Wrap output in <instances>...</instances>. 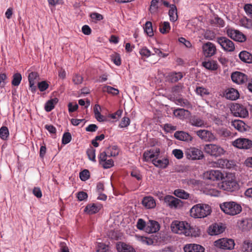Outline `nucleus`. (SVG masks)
<instances>
[{
    "mask_svg": "<svg viewBox=\"0 0 252 252\" xmlns=\"http://www.w3.org/2000/svg\"><path fill=\"white\" fill-rule=\"evenodd\" d=\"M226 32L228 36L236 41L244 42L246 40V36L238 30L230 28Z\"/></svg>",
    "mask_w": 252,
    "mask_h": 252,
    "instance_id": "10",
    "label": "nucleus"
},
{
    "mask_svg": "<svg viewBox=\"0 0 252 252\" xmlns=\"http://www.w3.org/2000/svg\"><path fill=\"white\" fill-rule=\"evenodd\" d=\"M242 250L244 252H252V241L246 240L243 242Z\"/></svg>",
    "mask_w": 252,
    "mask_h": 252,
    "instance_id": "44",
    "label": "nucleus"
},
{
    "mask_svg": "<svg viewBox=\"0 0 252 252\" xmlns=\"http://www.w3.org/2000/svg\"><path fill=\"white\" fill-rule=\"evenodd\" d=\"M139 53L142 56L148 58L152 54L151 52L147 47H144L139 50Z\"/></svg>",
    "mask_w": 252,
    "mask_h": 252,
    "instance_id": "56",
    "label": "nucleus"
},
{
    "mask_svg": "<svg viewBox=\"0 0 252 252\" xmlns=\"http://www.w3.org/2000/svg\"><path fill=\"white\" fill-rule=\"evenodd\" d=\"M216 41L225 51L232 52L235 50L234 43L226 37H218Z\"/></svg>",
    "mask_w": 252,
    "mask_h": 252,
    "instance_id": "8",
    "label": "nucleus"
},
{
    "mask_svg": "<svg viewBox=\"0 0 252 252\" xmlns=\"http://www.w3.org/2000/svg\"><path fill=\"white\" fill-rule=\"evenodd\" d=\"M153 164L158 168H164L169 163L167 158L158 159L157 158L152 160Z\"/></svg>",
    "mask_w": 252,
    "mask_h": 252,
    "instance_id": "29",
    "label": "nucleus"
},
{
    "mask_svg": "<svg viewBox=\"0 0 252 252\" xmlns=\"http://www.w3.org/2000/svg\"><path fill=\"white\" fill-rule=\"evenodd\" d=\"M204 152L214 157H220L224 154L225 151L220 146L214 144H207L204 146Z\"/></svg>",
    "mask_w": 252,
    "mask_h": 252,
    "instance_id": "5",
    "label": "nucleus"
},
{
    "mask_svg": "<svg viewBox=\"0 0 252 252\" xmlns=\"http://www.w3.org/2000/svg\"><path fill=\"white\" fill-rule=\"evenodd\" d=\"M79 177L82 181H85L89 178L90 172L88 170L85 169L80 173Z\"/></svg>",
    "mask_w": 252,
    "mask_h": 252,
    "instance_id": "52",
    "label": "nucleus"
},
{
    "mask_svg": "<svg viewBox=\"0 0 252 252\" xmlns=\"http://www.w3.org/2000/svg\"><path fill=\"white\" fill-rule=\"evenodd\" d=\"M234 166V162L227 159L220 158L211 163V166L220 168L231 169Z\"/></svg>",
    "mask_w": 252,
    "mask_h": 252,
    "instance_id": "14",
    "label": "nucleus"
},
{
    "mask_svg": "<svg viewBox=\"0 0 252 252\" xmlns=\"http://www.w3.org/2000/svg\"><path fill=\"white\" fill-rule=\"evenodd\" d=\"M172 154L178 159L182 158L184 155L183 151L180 149L173 150L172 151Z\"/></svg>",
    "mask_w": 252,
    "mask_h": 252,
    "instance_id": "60",
    "label": "nucleus"
},
{
    "mask_svg": "<svg viewBox=\"0 0 252 252\" xmlns=\"http://www.w3.org/2000/svg\"><path fill=\"white\" fill-rule=\"evenodd\" d=\"M185 154L187 158L191 160H200L204 157L203 152L199 149L195 147L187 148Z\"/></svg>",
    "mask_w": 252,
    "mask_h": 252,
    "instance_id": "6",
    "label": "nucleus"
},
{
    "mask_svg": "<svg viewBox=\"0 0 252 252\" xmlns=\"http://www.w3.org/2000/svg\"><path fill=\"white\" fill-rule=\"evenodd\" d=\"M196 133L200 139L206 142H212L217 139L214 133L206 129H200L197 130Z\"/></svg>",
    "mask_w": 252,
    "mask_h": 252,
    "instance_id": "13",
    "label": "nucleus"
},
{
    "mask_svg": "<svg viewBox=\"0 0 252 252\" xmlns=\"http://www.w3.org/2000/svg\"><path fill=\"white\" fill-rule=\"evenodd\" d=\"M168 15L171 22H175L178 20L177 9L175 5L171 4Z\"/></svg>",
    "mask_w": 252,
    "mask_h": 252,
    "instance_id": "30",
    "label": "nucleus"
},
{
    "mask_svg": "<svg viewBox=\"0 0 252 252\" xmlns=\"http://www.w3.org/2000/svg\"><path fill=\"white\" fill-rule=\"evenodd\" d=\"M171 27L168 22H161L159 25V31L162 34H166L169 32Z\"/></svg>",
    "mask_w": 252,
    "mask_h": 252,
    "instance_id": "39",
    "label": "nucleus"
},
{
    "mask_svg": "<svg viewBox=\"0 0 252 252\" xmlns=\"http://www.w3.org/2000/svg\"><path fill=\"white\" fill-rule=\"evenodd\" d=\"M110 152L109 154L111 157H116L118 155L119 153V149L116 146L110 147L109 149Z\"/></svg>",
    "mask_w": 252,
    "mask_h": 252,
    "instance_id": "55",
    "label": "nucleus"
},
{
    "mask_svg": "<svg viewBox=\"0 0 252 252\" xmlns=\"http://www.w3.org/2000/svg\"><path fill=\"white\" fill-rule=\"evenodd\" d=\"M39 80L38 74L36 72H32L28 75V81L30 84V89L34 93L36 91L35 84Z\"/></svg>",
    "mask_w": 252,
    "mask_h": 252,
    "instance_id": "18",
    "label": "nucleus"
},
{
    "mask_svg": "<svg viewBox=\"0 0 252 252\" xmlns=\"http://www.w3.org/2000/svg\"><path fill=\"white\" fill-rule=\"evenodd\" d=\"M90 17L93 20L95 21H100L103 19V17L101 14L96 12H94L91 14Z\"/></svg>",
    "mask_w": 252,
    "mask_h": 252,
    "instance_id": "62",
    "label": "nucleus"
},
{
    "mask_svg": "<svg viewBox=\"0 0 252 252\" xmlns=\"http://www.w3.org/2000/svg\"><path fill=\"white\" fill-rule=\"evenodd\" d=\"M215 246L222 249L231 250L233 249L235 244L233 240L230 239L222 238L216 241Z\"/></svg>",
    "mask_w": 252,
    "mask_h": 252,
    "instance_id": "11",
    "label": "nucleus"
},
{
    "mask_svg": "<svg viewBox=\"0 0 252 252\" xmlns=\"http://www.w3.org/2000/svg\"><path fill=\"white\" fill-rule=\"evenodd\" d=\"M175 102L177 105H180L182 107H186L189 108L191 106L189 102L186 99L180 98L176 99Z\"/></svg>",
    "mask_w": 252,
    "mask_h": 252,
    "instance_id": "46",
    "label": "nucleus"
},
{
    "mask_svg": "<svg viewBox=\"0 0 252 252\" xmlns=\"http://www.w3.org/2000/svg\"><path fill=\"white\" fill-rule=\"evenodd\" d=\"M102 91L114 95H117L119 93V91L118 89L109 86H104L102 88Z\"/></svg>",
    "mask_w": 252,
    "mask_h": 252,
    "instance_id": "49",
    "label": "nucleus"
},
{
    "mask_svg": "<svg viewBox=\"0 0 252 252\" xmlns=\"http://www.w3.org/2000/svg\"><path fill=\"white\" fill-rule=\"evenodd\" d=\"M205 177L206 179L209 180L218 181L222 180L224 176L222 172L219 170H211L207 171L205 173Z\"/></svg>",
    "mask_w": 252,
    "mask_h": 252,
    "instance_id": "16",
    "label": "nucleus"
},
{
    "mask_svg": "<svg viewBox=\"0 0 252 252\" xmlns=\"http://www.w3.org/2000/svg\"><path fill=\"white\" fill-rule=\"evenodd\" d=\"M232 145L239 149L249 150L252 147V141L245 138H238L233 141Z\"/></svg>",
    "mask_w": 252,
    "mask_h": 252,
    "instance_id": "7",
    "label": "nucleus"
},
{
    "mask_svg": "<svg viewBox=\"0 0 252 252\" xmlns=\"http://www.w3.org/2000/svg\"><path fill=\"white\" fill-rule=\"evenodd\" d=\"M225 96L228 99L235 100L239 97V93L236 89L230 88L225 91Z\"/></svg>",
    "mask_w": 252,
    "mask_h": 252,
    "instance_id": "24",
    "label": "nucleus"
},
{
    "mask_svg": "<svg viewBox=\"0 0 252 252\" xmlns=\"http://www.w3.org/2000/svg\"><path fill=\"white\" fill-rule=\"evenodd\" d=\"M118 252H136L135 249L130 245L124 242H119L116 246Z\"/></svg>",
    "mask_w": 252,
    "mask_h": 252,
    "instance_id": "25",
    "label": "nucleus"
},
{
    "mask_svg": "<svg viewBox=\"0 0 252 252\" xmlns=\"http://www.w3.org/2000/svg\"><path fill=\"white\" fill-rule=\"evenodd\" d=\"M160 151L159 149L155 150H150L145 151L143 154V159L145 161H148L151 159H155L158 156Z\"/></svg>",
    "mask_w": 252,
    "mask_h": 252,
    "instance_id": "22",
    "label": "nucleus"
},
{
    "mask_svg": "<svg viewBox=\"0 0 252 252\" xmlns=\"http://www.w3.org/2000/svg\"><path fill=\"white\" fill-rule=\"evenodd\" d=\"M221 210L226 214L235 216L242 211L241 206L234 201L225 202L220 204Z\"/></svg>",
    "mask_w": 252,
    "mask_h": 252,
    "instance_id": "3",
    "label": "nucleus"
},
{
    "mask_svg": "<svg viewBox=\"0 0 252 252\" xmlns=\"http://www.w3.org/2000/svg\"><path fill=\"white\" fill-rule=\"evenodd\" d=\"M164 201L171 208H177L181 206L180 200L172 195H166L164 198Z\"/></svg>",
    "mask_w": 252,
    "mask_h": 252,
    "instance_id": "17",
    "label": "nucleus"
},
{
    "mask_svg": "<svg viewBox=\"0 0 252 252\" xmlns=\"http://www.w3.org/2000/svg\"><path fill=\"white\" fill-rule=\"evenodd\" d=\"M100 205L96 204H90L85 208L84 211L88 214H93L97 213L101 209Z\"/></svg>",
    "mask_w": 252,
    "mask_h": 252,
    "instance_id": "28",
    "label": "nucleus"
},
{
    "mask_svg": "<svg viewBox=\"0 0 252 252\" xmlns=\"http://www.w3.org/2000/svg\"><path fill=\"white\" fill-rule=\"evenodd\" d=\"M142 204L147 209H153L156 206V201L151 196L144 197L142 199Z\"/></svg>",
    "mask_w": 252,
    "mask_h": 252,
    "instance_id": "23",
    "label": "nucleus"
},
{
    "mask_svg": "<svg viewBox=\"0 0 252 252\" xmlns=\"http://www.w3.org/2000/svg\"><path fill=\"white\" fill-rule=\"evenodd\" d=\"M220 188L227 191H234L239 189V184L234 176H227L226 178L219 185Z\"/></svg>",
    "mask_w": 252,
    "mask_h": 252,
    "instance_id": "4",
    "label": "nucleus"
},
{
    "mask_svg": "<svg viewBox=\"0 0 252 252\" xmlns=\"http://www.w3.org/2000/svg\"><path fill=\"white\" fill-rule=\"evenodd\" d=\"M94 117L99 122H103L107 121L106 118L101 114V107L99 104H95L94 107Z\"/></svg>",
    "mask_w": 252,
    "mask_h": 252,
    "instance_id": "27",
    "label": "nucleus"
},
{
    "mask_svg": "<svg viewBox=\"0 0 252 252\" xmlns=\"http://www.w3.org/2000/svg\"><path fill=\"white\" fill-rule=\"evenodd\" d=\"M174 194L176 196L184 199H187L189 197V194L182 189H175Z\"/></svg>",
    "mask_w": 252,
    "mask_h": 252,
    "instance_id": "37",
    "label": "nucleus"
},
{
    "mask_svg": "<svg viewBox=\"0 0 252 252\" xmlns=\"http://www.w3.org/2000/svg\"><path fill=\"white\" fill-rule=\"evenodd\" d=\"M159 223L155 220H149L147 223L145 231L148 233H156L159 230Z\"/></svg>",
    "mask_w": 252,
    "mask_h": 252,
    "instance_id": "21",
    "label": "nucleus"
},
{
    "mask_svg": "<svg viewBox=\"0 0 252 252\" xmlns=\"http://www.w3.org/2000/svg\"><path fill=\"white\" fill-rule=\"evenodd\" d=\"M96 252H107L108 251V246L102 243H97L96 247Z\"/></svg>",
    "mask_w": 252,
    "mask_h": 252,
    "instance_id": "51",
    "label": "nucleus"
},
{
    "mask_svg": "<svg viewBox=\"0 0 252 252\" xmlns=\"http://www.w3.org/2000/svg\"><path fill=\"white\" fill-rule=\"evenodd\" d=\"M162 1V0H152L149 10L152 14L156 13L158 8V3Z\"/></svg>",
    "mask_w": 252,
    "mask_h": 252,
    "instance_id": "40",
    "label": "nucleus"
},
{
    "mask_svg": "<svg viewBox=\"0 0 252 252\" xmlns=\"http://www.w3.org/2000/svg\"><path fill=\"white\" fill-rule=\"evenodd\" d=\"M202 65L206 69L211 70H216L218 68V64L217 62L215 61L203 62Z\"/></svg>",
    "mask_w": 252,
    "mask_h": 252,
    "instance_id": "35",
    "label": "nucleus"
},
{
    "mask_svg": "<svg viewBox=\"0 0 252 252\" xmlns=\"http://www.w3.org/2000/svg\"><path fill=\"white\" fill-rule=\"evenodd\" d=\"M38 88L40 91L43 92L48 89L49 87L48 84L45 81L38 83Z\"/></svg>",
    "mask_w": 252,
    "mask_h": 252,
    "instance_id": "61",
    "label": "nucleus"
},
{
    "mask_svg": "<svg viewBox=\"0 0 252 252\" xmlns=\"http://www.w3.org/2000/svg\"><path fill=\"white\" fill-rule=\"evenodd\" d=\"M71 135L69 132H65L62 137V143L64 145L67 144L70 142Z\"/></svg>",
    "mask_w": 252,
    "mask_h": 252,
    "instance_id": "54",
    "label": "nucleus"
},
{
    "mask_svg": "<svg viewBox=\"0 0 252 252\" xmlns=\"http://www.w3.org/2000/svg\"><path fill=\"white\" fill-rule=\"evenodd\" d=\"M231 125L240 132L246 130L245 124L241 120H235L232 122Z\"/></svg>",
    "mask_w": 252,
    "mask_h": 252,
    "instance_id": "33",
    "label": "nucleus"
},
{
    "mask_svg": "<svg viewBox=\"0 0 252 252\" xmlns=\"http://www.w3.org/2000/svg\"><path fill=\"white\" fill-rule=\"evenodd\" d=\"M9 135V130L6 126H3L0 128V138L6 140L7 139Z\"/></svg>",
    "mask_w": 252,
    "mask_h": 252,
    "instance_id": "47",
    "label": "nucleus"
},
{
    "mask_svg": "<svg viewBox=\"0 0 252 252\" xmlns=\"http://www.w3.org/2000/svg\"><path fill=\"white\" fill-rule=\"evenodd\" d=\"M244 9L247 15L252 19V4H246Z\"/></svg>",
    "mask_w": 252,
    "mask_h": 252,
    "instance_id": "57",
    "label": "nucleus"
},
{
    "mask_svg": "<svg viewBox=\"0 0 252 252\" xmlns=\"http://www.w3.org/2000/svg\"><path fill=\"white\" fill-rule=\"evenodd\" d=\"M196 93L202 96L209 94V92L207 89L205 88L198 87L196 88Z\"/></svg>",
    "mask_w": 252,
    "mask_h": 252,
    "instance_id": "50",
    "label": "nucleus"
},
{
    "mask_svg": "<svg viewBox=\"0 0 252 252\" xmlns=\"http://www.w3.org/2000/svg\"><path fill=\"white\" fill-rule=\"evenodd\" d=\"M130 124V120L128 117H124L122 119L120 124L119 127L124 128L127 127Z\"/></svg>",
    "mask_w": 252,
    "mask_h": 252,
    "instance_id": "59",
    "label": "nucleus"
},
{
    "mask_svg": "<svg viewBox=\"0 0 252 252\" xmlns=\"http://www.w3.org/2000/svg\"><path fill=\"white\" fill-rule=\"evenodd\" d=\"M224 230V227L222 224L215 223L209 226L208 233L211 235H217L222 233Z\"/></svg>",
    "mask_w": 252,
    "mask_h": 252,
    "instance_id": "19",
    "label": "nucleus"
},
{
    "mask_svg": "<svg viewBox=\"0 0 252 252\" xmlns=\"http://www.w3.org/2000/svg\"><path fill=\"white\" fill-rule=\"evenodd\" d=\"M189 114V112L188 110L183 108H178L173 112L174 115L180 119H184L185 117L187 116Z\"/></svg>",
    "mask_w": 252,
    "mask_h": 252,
    "instance_id": "34",
    "label": "nucleus"
},
{
    "mask_svg": "<svg viewBox=\"0 0 252 252\" xmlns=\"http://www.w3.org/2000/svg\"><path fill=\"white\" fill-rule=\"evenodd\" d=\"M191 125L196 127H204L206 123L205 121L201 118L196 116L193 117L190 121Z\"/></svg>",
    "mask_w": 252,
    "mask_h": 252,
    "instance_id": "31",
    "label": "nucleus"
},
{
    "mask_svg": "<svg viewBox=\"0 0 252 252\" xmlns=\"http://www.w3.org/2000/svg\"><path fill=\"white\" fill-rule=\"evenodd\" d=\"M22 77L20 73H14L12 76L11 84L13 86H18L20 84Z\"/></svg>",
    "mask_w": 252,
    "mask_h": 252,
    "instance_id": "42",
    "label": "nucleus"
},
{
    "mask_svg": "<svg viewBox=\"0 0 252 252\" xmlns=\"http://www.w3.org/2000/svg\"><path fill=\"white\" fill-rule=\"evenodd\" d=\"M202 53L207 58L214 56L217 51L216 47L214 44L210 42H207L203 44L202 46Z\"/></svg>",
    "mask_w": 252,
    "mask_h": 252,
    "instance_id": "12",
    "label": "nucleus"
},
{
    "mask_svg": "<svg viewBox=\"0 0 252 252\" xmlns=\"http://www.w3.org/2000/svg\"><path fill=\"white\" fill-rule=\"evenodd\" d=\"M212 212L210 206L206 204H197L190 210V216L194 218H202L209 215Z\"/></svg>",
    "mask_w": 252,
    "mask_h": 252,
    "instance_id": "2",
    "label": "nucleus"
},
{
    "mask_svg": "<svg viewBox=\"0 0 252 252\" xmlns=\"http://www.w3.org/2000/svg\"><path fill=\"white\" fill-rule=\"evenodd\" d=\"M111 59L113 62L116 65H120L121 63V60L120 55L118 54L115 53L111 56Z\"/></svg>",
    "mask_w": 252,
    "mask_h": 252,
    "instance_id": "58",
    "label": "nucleus"
},
{
    "mask_svg": "<svg viewBox=\"0 0 252 252\" xmlns=\"http://www.w3.org/2000/svg\"><path fill=\"white\" fill-rule=\"evenodd\" d=\"M240 225L244 229H250L252 228V219H246L240 221Z\"/></svg>",
    "mask_w": 252,
    "mask_h": 252,
    "instance_id": "43",
    "label": "nucleus"
},
{
    "mask_svg": "<svg viewBox=\"0 0 252 252\" xmlns=\"http://www.w3.org/2000/svg\"><path fill=\"white\" fill-rule=\"evenodd\" d=\"M240 59L247 63H252V55L247 51H243L239 54Z\"/></svg>",
    "mask_w": 252,
    "mask_h": 252,
    "instance_id": "32",
    "label": "nucleus"
},
{
    "mask_svg": "<svg viewBox=\"0 0 252 252\" xmlns=\"http://www.w3.org/2000/svg\"><path fill=\"white\" fill-rule=\"evenodd\" d=\"M83 78L80 75L75 74L72 79V81L75 84L79 85L82 83Z\"/></svg>",
    "mask_w": 252,
    "mask_h": 252,
    "instance_id": "63",
    "label": "nucleus"
},
{
    "mask_svg": "<svg viewBox=\"0 0 252 252\" xmlns=\"http://www.w3.org/2000/svg\"><path fill=\"white\" fill-rule=\"evenodd\" d=\"M136 226L138 229L143 230L144 228H146V224L145 221L141 219H139L137 221Z\"/></svg>",
    "mask_w": 252,
    "mask_h": 252,
    "instance_id": "64",
    "label": "nucleus"
},
{
    "mask_svg": "<svg viewBox=\"0 0 252 252\" xmlns=\"http://www.w3.org/2000/svg\"><path fill=\"white\" fill-rule=\"evenodd\" d=\"M230 110L236 117L245 118L249 115L247 109L242 105L235 103L231 106Z\"/></svg>",
    "mask_w": 252,
    "mask_h": 252,
    "instance_id": "9",
    "label": "nucleus"
},
{
    "mask_svg": "<svg viewBox=\"0 0 252 252\" xmlns=\"http://www.w3.org/2000/svg\"><path fill=\"white\" fill-rule=\"evenodd\" d=\"M100 165L104 169H108L112 167L114 165V161L112 159H107L103 163H101Z\"/></svg>",
    "mask_w": 252,
    "mask_h": 252,
    "instance_id": "53",
    "label": "nucleus"
},
{
    "mask_svg": "<svg viewBox=\"0 0 252 252\" xmlns=\"http://www.w3.org/2000/svg\"><path fill=\"white\" fill-rule=\"evenodd\" d=\"M87 154L90 160L95 162V150L92 147H90L87 150Z\"/></svg>",
    "mask_w": 252,
    "mask_h": 252,
    "instance_id": "48",
    "label": "nucleus"
},
{
    "mask_svg": "<svg viewBox=\"0 0 252 252\" xmlns=\"http://www.w3.org/2000/svg\"><path fill=\"white\" fill-rule=\"evenodd\" d=\"M171 228L173 232L179 234H183L186 236L196 237L199 234L198 228H194L186 221L174 220L171 225Z\"/></svg>",
    "mask_w": 252,
    "mask_h": 252,
    "instance_id": "1",
    "label": "nucleus"
},
{
    "mask_svg": "<svg viewBox=\"0 0 252 252\" xmlns=\"http://www.w3.org/2000/svg\"><path fill=\"white\" fill-rule=\"evenodd\" d=\"M58 101V100L57 98L48 100L45 105V110L46 111L50 112L53 110L55 107V105L57 103Z\"/></svg>",
    "mask_w": 252,
    "mask_h": 252,
    "instance_id": "38",
    "label": "nucleus"
},
{
    "mask_svg": "<svg viewBox=\"0 0 252 252\" xmlns=\"http://www.w3.org/2000/svg\"><path fill=\"white\" fill-rule=\"evenodd\" d=\"M136 239L144 244L151 245L153 244L154 241L152 238L144 237L143 236L136 235Z\"/></svg>",
    "mask_w": 252,
    "mask_h": 252,
    "instance_id": "41",
    "label": "nucleus"
},
{
    "mask_svg": "<svg viewBox=\"0 0 252 252\" xmlns=\"http://www.w3.org/2000/svg\"><path fill=\"white\" fill-rule=\"evenodd\" d=\"M144 29L145 32L148 36L152 37L154 35L152 24L151 22L148 21L145 23Z\"/></svg>",
    "mask_w": 252,
    "mask_h": 252,
    "instance_id": "45",
    "label": "nucleus"
},
{
    "mask_svg": "<svg viewBox=\"0 0 252 252\" xmlns=\"http://www.w3.org/2000/svg\"><path fill=\"white\" fill-rule=\"evenodd\" d=\"M231 78L233 82L239 85L243 84L248 80V77L245 74L238 71L232 73Z\"/></svg>",
    "mask_w": 252,
    "mask_h": 252,
    "instance_id": "15",
    "label": "nucleus"
},
{
    "mask_svg": "<svg viewBox=\"0 0 252 252\" xmlns=\"http://www.w3.org/2000/svg\"><path fill=\"white\" fill-rule=\"evenodd\" d=\"M168 77L171 82H176L183 78V74L181 72H173L169 73Z\"/></svg>",
    "mask_w": 252,
    "mask_h": 252,
    "instance_id": "36",
    "label": "nucleus"
},
{
    "mask_svg": "<svg viewBox=\"0 0 252 252\" xmlns=\"http://www.w3.org/2000/svg\"><path fill=\"white\" fill-rule=\"evenodd\" d=\"M174 137L179 140L191 141L192 137L187 132L183 131H177L174 133Z\"/></svg>",
    "mask_w": 252,
    "mask_h": 252,
    "instance_id": "26",
    "label": "nucleus"
},
{
    "mask_svg": "<svg viewBox=\"0 0 252 252\" xmlns=\"http://www.w3.org/2000/svg\"><path fill=\"white\" fill-rule=\"evenodd\" d=\"M185 252H204L205 249L202 246L196 244H189L184 247Z\"/></svg>",
    "mask_w": 252,
    "mask_h": 252,
    "instance_id": "20",
    "label": "nucleus"
}]
</instances>
